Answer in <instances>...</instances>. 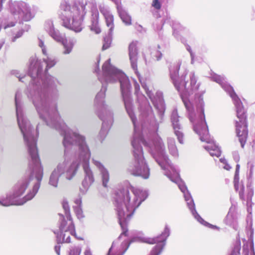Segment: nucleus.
<instances>
[{
	"mask_svg": "<svg viewBox=\"0 0 255 255\" xmlns=\"http://www.w3.org/2000/svg\"><path fill=\"white\" fill-rule=\"evenodd\" d=\"M84 255H93L89 248H87L84 252Z\"/></svg>",
	"mask_w": 255,
	"mask_h": 255,
	"instance_id": "79ce46f5",
	"label": "nucleus"
},
{
	"mask_svg": "<svg viewBox=\"0 0 255 255\" xmlns=\"http://www.w3.org/2000/svg\"><path fill=\"white\" fill-rule=\"evenodd\" d=\"M17 18L16 16L10 15L2 20L1 26L5 29L13 27L15 25Z\"/></svg>",
	"mask_w": 255,
	"mask_h": 255,
	"instance_id": "393cba45",
	"label": "nucleus"
},
{
	"mask_svg": "<svg viewBox=\"0 0 255 255\" xmlns=\"http://www.w3.org/2000/svg\"><path fill=\"white\" fill-rule=\"evenodd\" d=\"M233 157L236 162H238L239 161L240 157L238 152H234L233 153Z\"/></svg>",
	"mask_w": 255,
	"mask_h": 255,
	"instance_id": "a19ab883",
	"label": "nucleus"
},
{
	"mask_svg": "<svg viewBox=\"0 0 255 255\" xmlns=\"http://www.w3.org/2000/svg\"><path fill=\"white\" fill-rule=\"evenodd\" d=\"M60 217V225L59 231L54 232L56 235L57 244L69 243L70 236H73L79 240H82L76 237L75 226L72 220H66L62 214H59Z\"/></svg>",
	"mask_w": 255,
	"mask_h": 255,
	"instance_id": "ddd939ff",
	"label": "nucleus"
},
{
	"mask_svg": "<svg viewBox=\"0 0 255 255\" xmlns=\"http://www.w3.org/2000/svg\"><path fill=\"white\" fill-rule=\"evenodd\" d=\"M189 61L188 57L183 56L176 62L172 64L169 68L170 78L180 97L188 113L189 119L192 123L195 132L198 134L202 141L207 145L204 146L212 156L219 157L221 154L220 148L217 145L209 134L208 128L204 114V102L203 96L204 91L195 93L194 101H191L188 96L196 92L200 86L197 83V78L194 72L189 74L190 82L186 80L187 74L186 66Z\"/></svg>",
	"mask_w": 255,
	"mask_h": 255,
	"instance_id": "f03ea898",
	"label": "nucleus"
},
{
	"mask_svg": "<svg viewBox=\"0 0 255 255\" xmlns=\"http://www.w3.org/2000/svg\"><path fill=\"white\" fill-rule=\"evenodd\" d=\"M239 174L235 173L234 176V182L239 183Z\"/></svg>",
	"mask_w": 255,
	"mask_h": 255,
	"instance_id": "37998d69",
	"label": "nucleus"
},
{
	"mask_svg": "<svg viewBox=\"0 0 255 255\" xmlns=\"http://www.w3.org/2000/svg\"><path fill=\"white\" fill-rule=\"evenodd\" d=\"M146 190L132 187L119 189L115 196V206L121 227L127 225L135 210L147 197Z\"/></svg>",
	"mask_w": 255,
	"mask_h": 255,
	"instance_id": "423d86ee",
	"label": "nucleus"
},
{
	"mask_svg": "<svg viewBox=\"0 0 255 255\" xmlns=\"http://www.w3.org/2000/svg\"><path fill=\"white\" fill-rule=\"evenodd\" d=\"M81 249L79 247L72 248L69 252V255H80Z\"/></svg>",
	"mask_w": 255,
	"mask_h": 255,
	"instance_id": "2f4dec72",
	"label": "nucleus"
},
{
	"mask_svg": "<svg viewBox=\"0 0 255 255\" xmlns=\"http://www.w3.org/2000/svg\"><path fill=\"white\" fill-rule=\"evenodd\" d=\"M102 75L98 79L102 84L101 90L96 95L94 100L96 113L102 121V127L99 133L102 140L106 136L114 122V114L111 107L105 102L107 84L114 83L119 81L121 91L127 113L134 127V133L131 140L133 159L129 163L128 171L135 176H139L144 179L149 178L150 169L143 156L142 143L148 148L149 151L157 163L160 166L159 159L163 162L164 158L168 164H171L165 153V146L160 137L156 133L159 123L163 121L160 119L158 113V119H156L148 101L140 92V86L135 80L133 79L134 94L137 97L140 112V121L141 128L136 122V119L133 111L132 100L131 97V86L128 77L121 70L111 64V59H108L102 67ZM164 116V115L163 116Z\"/></svg>",
	"mask_w": 255,
	"mask_h": 255,
	"instance_id": "f257e3e1",
	"label": "nucleus"
},
{
	"mask_svg": "<svg viewBox=\"0 0 255 255\" xmlns=\"http://www.w3.org/2000/svg\"><path fill=\"white\" fill-rule=\"evenodd\" d=\"M224 222L227 225L233 227L235 230H237V219L234 214L232 207L230 208L229 211L224 220Z\"/></svg>",
	"mask_w": 255,
	"mask_h": 255,
	"instance_id": "4be33fe9",
	"label": "nucleus"
},
{
	"mask_svg": "<svg viewBox=\"0 0 255 255\" xmlns=\"http://www.w3.org/2000/svg\"><path fill=\"white\" fill-rule=\"evenodd\" d=\"M60 244H58V245H56L54 247V250L57 255H60Z\"/></svg>",
	"mask_w": 255,
	"mask_h": 255,
	"instance_id": "58836bf2",
	"label": "nucleus"
},
{
	"mask_svg": "<svg viewBox=\"0 0 255 255\" xmlns=\"http://www.w3.org/2000/svg\"><path fill=\"white\" fill-rule=\"evenodd\" d=\"M187 50L189 52L191 57V63L193 64L194 63L195 53L192 51L191 47L189 45H186Z\"/></svg>",
	"mask_w": 255,
	"mask_h": 255,
	"instance_id": "f704fd0d",
	"label": "nucleus"
},
{
	"mask_svg": "<svg viewBox=\"0 0 255 255\" xmlns=\"http://www.w3.org/2000/svg\"><path fill=\"white\" fill-rule=\"evenodd\" d=\"M254 255H255V254H254Z\"/></svg>",
	"mask_w": 255,
	"mask_h": 255,
	"instance_id": "6e6d98bb",
	"label": "nucleus"
},
{
	"mask_svg": "<svg viewBox=\"0 0 255 255\" xmlns=\"http://www.w3.org/2000/svg\"><path fill=\"white\" fill-rule=\"evenodd\" d=\"M179 117L178 115L177 110L174 109L171 114V121L174 133L176 135L178 141L181 144L183 143V134L182 131V127L179 123Z\"/></svg>",
	"mask_w": 255,
	"mask_h": 255,
	"instance_id": "f3484780",
	"label": "nucleus"
},
{
	"mask_svg": "<svg viewBox=\"0 0 255 255\" xmlns=\"http://www.w3.org/2000/svg\"><path fill=\"white\" fill-rule=\"evenodd\" d=\"M44 29L48 33H49L53 30L55 29L53 24V21L52 20H47L44 23Z\"/></svg>",
	"mask_w": 255,
	"mask_h": 255,
	"instance_id": "c756f323",
	"label": "nucleus"
},
{
	"mask_svg": "<svg viewBox=\"0 0 255 255\" xmlns=\"http://www.w3.org/2000/svg\"><path fill=\"white\" fill-rule=\"evenodd\" d=\"M151 54L153 57H154L156 58V60L157 61L160 60L161 59L162 56V54L161 52L160 51H159L158 50H153L151 52Z\"/></svg>",
	"mask_w": 255,
	"mask_h": 255,
	"instance_id": "72a5a7b5",
	"label": "nucleus"
},
{
	"mask_svg": "<svg viewBox=\"0 0 255 255\" xmlns=\"http://www.w3.org/2000/svg\"><path fill=\"white\" fill-rule=\"evenodd\" d=\"M251 204H252V202H250V203H249V204H251ZM247 206H248V209H247L248 212L249 213L251 214V212H252V208H251V207H249V205H247Z\"/></svg>",
	"mask_w": 255,
	"mask_h": 255,
	"instance_id": "de8ad7c7",
	"label": "nucleus"
},
{
	"mask_svg": "<svg viewBox=\"0 0 255 255\" xmlns=\"http://www.w3.org/2000/svg\"><path fill=\"white\" fill-rule=\"evenodd\" d=\"M170 230L168 225H166L161 234L154 238H144L142 242L149 244L156 245L152 249L149 255H159L166 245L167 238L170 236Z\"/></svg>",
	"mask_w": 255,
	"mask_h": 255,
	"instance_id": "2eb2a0df",
	"label": "nucleus"
},
{
	"mask_svg": "<svg viewBox=\"0 0 255 255\" xmlns=\"http://www.w3.org/2000/svg\"><path fill=\"white\" fill-rule=\"evenodd\" d=\"M151 5L157 10L160 9L161 6L159 0H152Z\"/></svg>",
	"mask_w": 255,
	"mask_h": 255,
	"instance_id": "e433bc0d",
	"label": "nucleus"
},
{
	"mask_svg": "<svg viewBox=\"0 0 255 255\" xmlns=\"http://www.w3.org/2000/svg\"><path fill=\"white\" fill-rule=\"evenodd\" d=\"M62 207L64 210L65 216H63L65 218L66 220H72L70 213V208L67 200H63L62 202Z\"/></svg>",
	"mask_w": 255,
	"mask_h": 255,
	"instance_id": "c85d7f7f",
	"label": "nucleus"
},
{
	"mask_svg": "<svg viewBox=\"0 0 255 255\" xmlns=\"http://www.w3.org/2000/svg\"><path fill=\"white\" fill-rule=\"evenodd\" d=\"M253 173V167H251L250 171V174L251 176L252 175Z\"/></svg>",
	"mask_w": 255,
	"mask_h": 255,
	"instance_id": "3c124183",
	"label": "nucleus"
},
{
	"mask_svg": "<svg viewBox=\"0 0 255 255\" xmlns=\"http://www.w3.org/2000/svg\"><path fill=\"white\" fill-rule=\"evenodd\" d=\"M45 56L42 61L30 58L28 76L31 81L26 94L32 102L40 118L47 125H53L52 121H63L58 112L57 104L54 101L58 96L57 87L60 83L56 78L47 73L48 70L56 65V58L47 54Z\"/></svg>",
	"mask_w": 255,
	"mask_h": 255,
	"instance_id": "7ed1b4c3",
	"label": "nucleus"
},
{
	"mask_svg": "<svg viewBox=\"0 0 255 255\" xmlns=\"http://www.w3.org/2000/svg\"><path fill=\"white\" fill-rule=\"evenodd\" d=\"M239 170H240V165L239 164H237L236 165L235 173L239 174Z\"/></svg>",
	"mask_w": 255,
	"mask_h": 255,
	"instance_id": "49530a36",
	"label": "nucleus"
},
{
	"mask_svg": "<svg viewBox=\"0 0 255 255\" xmlns=\"http://www.w3.org/2000/svg\"><path fill=\"white\" fill-rule=\"evenodd\" d=\"M91 25L90 29L96 34H99L101 32V28L99 26V13L96 7L91 9Z\"/></svg>",
	"mask_w": 255,
	"mask_h": 255,
	"instance_id": "aec40b11",
	"label": "nucleus"
},
{
	"mask_svg": "<svg viewBox=\"0 0 255 255\" xmlns=\"http://www.w3.org/2000/svg\"><path fill=\"white\" fill-rule=\"evenodd\" d=\"M247 188L248 190V193L247 195V204L248 205L250 203V202H252V199L253 196H254V188L251 185H248Z\"/></svg>",
	"mask_w": 255,
	"mask_h": 255,
	"instance_id": "7c9ffc66",
	"label": "nucleus"
},
{
	"mask_svg": "<svg viewBox=\"0 0 255 255\" xmlns=\"http://www.w3.org/2000/svg\"><path fill=\"white\" fill-rule=\"evenodd\" d=\"M74 203L75 205L73 206V209L75 213L79 219H82L84 218V215L82 209V197L79 196L76 198L74 201Z\"/></svg>",
	"mask_w": 255,
	"mask_h": 255,
	"instance_id": "5701e85b",
	"label": "nucleus"
},
{
	"mask_svg": "<svg viewBox=\"0 0 255 255\" xmlns=\"http://www.w3.org/2000/svg\"><path fill=\"white\" fill-rule=\"evenodd\" d=\"M51 124L53 125L47 126L55 129L63 136V144L65 148L64 160L58 164L49 178V184L57 187L60 176H63L70 180L75 176L78 169V163L75 161H71L70 158V147L73 145L74 143V139L71 135V129L64 121H52Z\"/></svg>",
	"mask_w": 255,
	"mask_h": 255,
	"instance_id": "39448f33",
	"label": "nucleus"
},
{
	"mask_svg": "<svg viewBox=\"0 0 255 255\" xmlns=\"http://www.w3.org/2000/svg\"><path fill=\"white\" fill-rule=\"evenodd\" d=\"M77 40L76 38L74 37H69L67 39L63 38V41L60 43H62L64 50L63 53L64 54H70L74 46V45L76 44Z\"/></svg>",
	"mask_w": 255,
	"mask_h": 255,
	"instance_id": "412c9836",
	"label": "nucleus"
},
{
	"mask_svg": "<svg viewBox=\"0 0 255 255\" xmlns=\"http://www.w3.org/2000/svg\"><path fill=\"white\" fill-rule=\"evenodd\" d=\"M38 45L42 49V53L44 55H47V50L46 49V47L44 45V41L42 39H39Z\"/></svg>",
	"mask_w": 255,
	"mask_h": 255,
	"instance_id": "c9c22d12",
	"label": "nucleus"
},
{
	"mask_svg": "<svg viewBox=\"0 0 255 255\" xmlns=\"http://www.w3.org/2000/svg\"><path fill=\"white\" fill-rule=\"evenodd\" d=\"M10 73L12 75H14L15 77L19 78V80L21 82H23L22 79L24 78L25 76L23 75L22 76V74H21L19 73V71L17 70H12L11 71Z\"/></svg>",
	"mask_w": 255,
	"mask_h": 255,
	"instance_id": "473e14b6",
	"label": "nucleus"
},
{
	"mask_svg": "<svg viewBox=\"0 0 255 255\" xmlns=\"http://www.w3.org/2000/svg\"><path fill=\"white\" fill-rule=\"evenodd\" d=\"M101 13L104 16L106 25L111 29L114 28V16L112 14L109 7L104 3H101L98 6Z\"/></svg>",
	"mask_w": 255,
	"mask_h": 255,
	"instance_id": "6ab92c4d",
	"label": "nucleus"
},
{
	"mask_svg": "<svg viewBox=\"0 0 255 255\" xmlns=\"http://www.w3.org/2000/svg\"><path fill=\"white\" fill-rule=\"evenodd\" d=\"M220 160L221 161V162L223 163L224 164L227 162V160L226 159L224 158H221L220 159Z\"/></svg>",
	"mask_w": 255,
	"mask_h": 255,
	"instance_id": "09e8293b",
	"label": "nucleus"
},
{
	"mask_svg": "<svg viewBox=\"0 0 255 255\" xmlns=\"http://www.w3.org/2000/svg\"><path fill=\"white\" fill-rule=\"evenodd\" d=\"M157 47H158V49H160V46H159V45H158Z\"/></svg>",
	"mask_w": 255,
	"mask_h": 255,
	"instance_id": "864d4df0",
	"label": "nucleus"
},
{
	"mask_svg": "<svg viewBox=\"0 0 255 255\" xmlns=\"http://www.w3.org/2000/svg\"><path fill=\"white\" fill-rule=\"evenodd\" d=\"M23 31L22 30L18 31L15 34V35L12 38V41L13 42H14L17 38L20 37L23 35Z\"/></svg>",
	"mask_w": 255,
	"mask_h": 255,
	"instance_id": "4c0bfd02",
	"label": "nucleus"
},
{
	"mask_svg": "<svg viewBox=\"0 0 255 255\" xmlns=\"http://www.w3.org/2000/svg\"><path fill=\"white\" fill-rule=\"evenodd\" d=\"M99 62H100V58H99V59L98 60V64H97V67L95 69V72H96V73H98L100 71Z\"/></svg>",
	"mask_w": 255,
	"mask_h": 255,
	"instance_id": "a18cd8bd",
	"label": "nucleus"
},
{
	"mask_svg": "<svg viewBox=\"0 0 255 255\" xmlns=\"http://www.w3.org/2000/svg\"><path fill=\"white\" fill-rule=\"evenodd\" d=\"M36 178L37 182L35 184L33 187H32V190H30L21 200H15L12 194H7L0 196V205L5 207L13 205H22L27 201L33 199L39 190L41 181L42 179V170L41 168L38 169Z\"/></svg>",
	"mask_w": 255,
	"mask_h": 255,
	"instance_id": "f8f14e48",
	"label": "nucleus"
},
{
	"mask_svg": "<svg viewBox=\"0 0 255 255\" xmlns=\"http://www.w3.org/2000/svg\"><path fill=\"white\" fill-rule=\"evenodd\" d=\"M9 9L12 14L17 18L22 17L26 21L30 20L34 16V14L31 11L30 6L23 1L11 2Z\"/></svg>",
	"mask_w": 255,
	"mask_h": 255,
	"instance_id": "dca6fc26",
	"label": "nucleus"
},
{
	"mask_svg": "<svg viewBox=\"0 0 255 255\" xmlns=\"http://www.w3.org/2000/svg\"><path fill=\"white\" fill-rule=\"evenodd\" d=\"M109 32L107 35L104 37V43L103 45V50L107 49L111 46L112 41V35L114 28L111 29V27H109Z\"/></svg>",
	"mask_w": 255,
	"mask_h": 255,
	"instance_id": "bb28decb",
	"label": "nucleus"
},
{
	"mask_svg": "<svg viewBox=\"0 0 255 255\" xmlns=\"http://www.w3.org/2000/svg\"><path fill=\"white\" fill-rule=\"evenodd\" d=\"M92 162L99 171L102 185L104 187H107L110 180V174L108 170L100 161L96 160L94 158H92Z\"/></svg>",
	"mask_w": 255,
	"mask_h": 255,
	"instance_id": "a211bd4d",
	"label": "nucleus"
},
{
	"mask_svg": "<svg viewBox=\"0 0 255 255\" xmlns=\"http://www.w3.org/2000/svg\"><path fill=\"white\" fill-rule=\"evenodd\" d=\"M118 11L123 22L127 25L131 24V16L127 13L126 10L124 9L121 6H117Z\"/></svg>",
	"mask_w": 255,
	"mask_h": 255,
	"instance_id": "b1692460",
	"label": "nucleus"
},
{
	"mask_svg": "<svg viewBox=\"0 0 255 255\" xmlns=\"http://www.w3.org/2000/svg\"><path fill=\"white\" fill-rule=\"evenodd\" d=\"M123 228L121 227L122 233L118 239L114 241L111 247L110 248L107 255H124L131 243L136 241L134 238L130 241L128 239V230L127 225L124 224Z\"/></svg>",
	"mask_w": 255,
	"mask_h": 255,
	"instance_id": "4468645a",
	"label": "nucleus"
},
{
	"mask_svg": "<svg viewBox=\"0 0 255 255\" xmlns=\"http://www.w3.org/2000/svg\"><path fill=\"white\" fill-rule=\"evenodd\" d=\"M71 135L74 139V143L73 145L70 147V158L71 161H75L78 163V167L80 164H82L84 178L82 182V188L80 190L83 194H85L95 181L94 173L90 166L91 152L84 135L72 129Z\"/></svg>",
	"mask_w": 255,
	"mask_h": 255,
	"instance_id": "0eeeda50",
	"label": "nucleus"
},
{
	"mask_svg": "<svg viewBox=\"0 0 255 255\" xmlns=\"http://www.w3.org/2000/svg\"><path fill=\"white\" fill-rule=\"evenodd\" d=\"M157 160L160 165L161 168L164 171V175H166L171 181L178 185L179 188L183 194L187 205L194 218L202 225L209 226L212 229H217L219 230L220 229L219 227L211 225L205 221L198 214L195 209V204L191 194L188 191L185 183L181 180L179 176V170L176 169L175 166L172 164H168L165 158L163 162H161L159 160V159Z\"/></svg>",
	"mask_w": 255,
	"mask_h": 255,
	"instance_id": "1a4fd4ad",
	"label": "nucleus"
},
{
	"mask_svg": "<svg viewBox=\"0 0 255 255\" xmlns=\"http://www.w3.org/2000/svg\"><path fill=\"white\" fill-rule=\"evenodd\" d=\"M85 6H81V10L77 6L64 1L60 5L59 17L62 25L76 33L80 32L84 28L83 21Z\"/></svg>",
	"mask_w": 255,
	"mask_h": 255,
	"instance_id": "9b49d317",
	"label": "nucleus"
},
{
	"mask_svg": "<svg viewBox=\"0 0 255 255\" xmlns=\"http://www.w3.org/2000/svg\"><path fill=\"white\" fill-rule=\"evenodd\" d=\"M173 34L176 36L175 29V27L174 26L173 27Z\"/></svg>",
	"mask_w": 255,
	"mask_h": 255,
	"instance_id": "603ef678",
	"label": "nucleus"
},
{
	"mask_svg": "<svg viewBox=\"0 0 255 255\" xmlns=\"http://www.w3.org/2000/svg\"><path fill=\"white\" fill-rule=\"evenodd\" d=\"M167 144L169 153L174 157H178L179 154L177 148L175 144V141L173 138H167Z\"/></svg>",
	"mask_w": 255,
	"mask_h": 255,
	"instance_id": "a878e982",
	"label": "nucleus"
},
{
	"mask_svg": "<svg viewBox=\"0 0 255 255\" xmlns=\"http://www.w3.org/2000/svg\"><path fill=\"white\" fill-rule=\"evenodd\" d=\"M235 189L236 191L239 189V183H234Z\"/></svg>",
	"mask_w": 255,
	"mask_h": 255,
	"instance_id": "8fccbe9b",
	"label": "nucleus"
},
{
	"mask_svg": "<svg viewBox=\"0 0 255 255\" xmlns=\"http://www.w3.org/2000/svg\"><path fill=\"white\" fill-rule=\"evenodd\" d=\"M137 44V41H132L128 46V53L131 66L137 76L147 96L152 102L156 110L158 112L160 119L162 120L165 112V104L163 94L160 91H157L154 95L152 90L150 89L149 86H148L146 83L141 82L140 76L137 71V60L138 52Z\"/></svg>",
	"mask_w": 255,
	"mask_h": 255,
	"instance_id": "9d476101",
	"label": "nucleus"
},
{
	"mask_svg": "<svg viewBox=\"0 0 255 255\" xmlns=\"http://www.w3.org/2000/svg\"><path fill=\"white\" fill-rule=\"evenodd\" d=\"M224 166L223 167V168L225 169H226L227 170H230V169L231 168V166L228 163V162H226L225 164H224Z\"/></svg>",
	"mask_w": 255,
	"mask_h": 255,
	"instance_id": "c03bdc74",
	"label": "nucleus"
},
{
	"mask_svg": "<svg viewBox=\"0 0 255 255\" xmlns=\"http://www.w3.org/2000/svg\"><path fill=\"white\" fill-rule=\"evenodd\" d=\"M246 255H248V254Z\"/></svg>",
	"mask_w": 255,
	"mask_h": 255,
	"instance_id": "5fc2aeb1",
	"label": "nucleus"
},
{
	"mask_svg": "<svg viewBox=\"0 0 255 255\" xmlns=\"http://www.w3.org/2000/svg\"><path fill=\"white\" fill-rule=\"evenodd\" d=\"M48 34L57 42H61L63 41L64 37L58 29H55L50 32Z\"/></svg>",
	"mask_w": 255,
	"mask_h": 255,
	"instance_id": "cd10ccee",
	"label": "nucleus"
},
{
	"mask_svg": "<svg viewBox=\"0 0 255 255\" xmlns=\"http://www.w3.org/2000/svg\"><path fill=\"white\" fill-rule=\"evenodd\" d=\"M21 98V90H17L15 95L17 121L19 128L23 134L24 141L27 147L28 151L30 157V160L29 163L30 174L28 178L19 180L14 186L12 195L15 200L22 199H19V198L25 192L30 181H33V185L37 182L36 175L39 168H41L42 176L43 175V167L41 166L37 147V140L39 134L38 126L36 131H34L29 121L23 112Z\"/></svg>",
	"mask_w": 255,
	"mask_h": 255,
	"instance_id": "20e7f679",
	"label": "nucleus"
},
{
	"mask_svg": "<svg viewBox=\"0 0 255 255\" xmlns=\"http://www.w3.org/2000/svg\"><path fill=\"white\" fill-rule=\"evenodd\" d=\"M244 190L245 187L244 186H242V189L239 191V196L241 199H244Z\"/></svg>",
	"mask_w": 255,
	"mask_h": 255,
	"instance_id": "ea45409f",
	"label": "nucleus"
},
{
	"mask_svg": "<svg viewBox=\"0 0 255 255\" xmlns=\"http://www.w3.org/2000/svg\"><path fill=\"white\" fill-rule=\"evenodd\" d=\"M210 78L212 81L218 83L222 87L234 102L236 109L237 116L239 120V121L236 122V132L241 147L244 148L248 137V130L246 111L243 104L235 92L233 88L227 83L224 76L213 73L211 74Z\"/></svg>",
	"mask_w": 255,
	"mask_h": 255,
	"instance_id": "6e6552de",
	"label": "nucleus"
}]
</instances>
